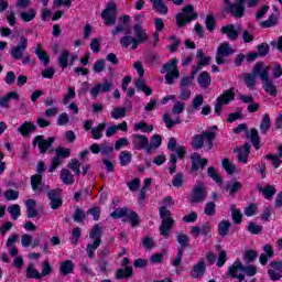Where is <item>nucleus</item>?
<instances>
[{"label":"nucleus","instance_id":"nucleus-40","mask_svg":"<svg viewBox=\"0 0 282 282\" xmlns=\"http://www.w3.org/2000/svg\"><path fill=\"white\" fill-rule=\"evenodd\" d=\"M58 64L62 69H65L69 65V51H63L58 56Z\"/></svg>","mask_w":282,"mask_h":282},{"label":"nucleus","instance_id":"nucleus-15","mask_svg":"<svg viewBox=\"0 0 282 282\" xmlns=\"http://www.w3.org/2000/svg\"><path fill=\"white\" fill-rule=\"evenodd\" d=\"M206 164H208V160L206 159H202V156L197 153H194L192 155V173H196L199 171H204V166H206Z\"/></svg>","mask_w":282,"mask_h":282},{"label":"nucleus","instance_id":"nucleus-30","mask_svg":"<svg viewBox=\"0 0 282 282\" xmlns=\"http://www.w3.org/2000/svg\"><path fill=\"white\" fill-rule=\"evenodd\" d=\"M36 129V126L34 124V122H24L19 129V133H21V135H29L30 133H32V131H34Z\"/></svg>","mask_w":282,"mask_h":282},{"label":"nucleus","instance_id":"nucleus-60","mask_svg":"<svg viewBox=\"0 0 282 282\" xmlns=\"http://www.w3.org/2000/svg\"><path fill=\"white\" fill-rule=\"evenodd\" d=\"M207 175L212 177V180H214V182H216L217 184H221V176H219L215 167H208Z\"/></svg>","mask_w":282,"mask_h":282},{"label":"nucleus","instance_id":"nucleus-8","mask_svg":"<svg viewBox=\"0 0 282 282\" xmlns=\"http://www.w3.org/2000/svg\"><path fill=\"white\" fill-rule=\"evenodd\" d=\"M230 54H235V50L230 47V44L223 43L218 46L217 53H216V63L217 65H224L226 63V56H230Z\"/></svg>","mask_w":282,"mask_h":282},{"label":"nucleus","instance_id":"nucleus-33","mask_svg":"<svg viewBox=\"0 0 282 282\" xmlns=\"http://www.w3.org/2000/svg\"><path fill=\"white\" fill-rule=\"evenodd\" d=\"M21 243L23 248H30V246H32V248H36V246H39V240L33 241L32 236L24 234L22 235Z\"/></svg>","mask_w":282,"mask_h":282},{"label":"nucleus","instance_id":"nucleus-12","mask_svg":"<svg viewBox=\"0 0 282 282\" xmlns=\"http://www.w3.org/2000/svg\"><path fill=\"white\" fill-rule=\"evenodd\" d=\"M225 4L227 6L228 10L234 14V17H243V12L246 8L239 0H225Z\"/></svg>","mask_w":282,"mask_h":282},{"label":"nucleus","instance_id":"nucleus-49","mask_svg":"<svg viewBox=\"0 0 282 282\" xmlns=\"http://www.w3.org/2000/svg\"><path fill=\"white\" fill-rule=\"evenodd\" d=\"M42 180H43V177L40 174L33 175L31 177V185L35 193L41 191V181Z\"/></svg>","mask_w":282,"mask_h":282},{"label":"nucleus","instance_id":"nucleus-32","mask_svg":"<svg viewBox=\"0 0 282 282\" xmlns=\"http://www.w3.org/2000/svg\"><path fill=\"white\" fill-rule=\"evenodd\" d=\"M221 165L225 169L226 173H228V175L237 173V165H235V163H232L230 160L223 159Z\"/></svg>","mask_w":282,"mask_h":282},{"label":"nucleus","instance_id":"nucleus-4","mask_svg":"<svg viewBox=\"0 0 282 282\" xmlns=\"http://www.w3.org/2000/svg\"><path fill=\"white\" fill-rule=\"evenodd\" d=\"M195 19H197V12H195V8L193 7V4H187L176 15V24L178 25V28H184L186 23H191V21Z\"/></svg>","mask_w":282,"mask_h":282},{"label":"nucleus","instance_id":"nucleus-25","mask_svg":"<svg viewBox=\"0 0 282 282\" xmlns=\"http://www.w3.org/2000/svg\"><path fill=\"white\" fill-rule=\"evenodd\" d=\"M17 235H13L7 240V248L11 257H17L19 254V250H17V246H14V243H17Z\"/></svg>","mask_w":282,"mask_h":282},{"label":"nucleus","instance_id":"nucleus-7","mask_svg":"<svg viewBox=\"0 0 282 282\" xmlns=\"http://www.w3.org/2000/svg\"><path fill=\"white\" fill-rule=\"evenodd\" d=\"M206 199V185L204 183H196L189 196V202L192 204H198Z\"/></svg>","mask_w":282,"mask_h":282},{"label":"nucleus","instance_id":"nucleus-19","mask_svg":"<svg viewBox=\"0 0 282 282\" xmlns=\"http://www.w3.org/2000/svg\"><path fill=\"white\" fill-rule=\"evenodd\" d=\"M205 272H206V263H204V260H200L193 267L191 271V276H193V279H202Z\"/></svg>","mask_w":282,"mask_h":282},{"label":"nucleus","instance_id":"nucleus-38","mask_svg":"<svg viewBox=\"0 0 282 282\" xmlns=\"http://www.w3.org/2000/svg\"><path fill=\"white\" fill-rule=\"evenodd\" d=\"M134 34L138 39L137 43H144L149 36L147 35V32L142 29L141 25L134 26Z\"/></svg>","mask_w":282,"mask_h":282},{"label":"nucleus","instance_id":"nucleus-5","mask_svg":"<svg viewBox=\"0 0 282 282\" xmlns=\"http://www.w3.org/2000/svg\"><path fill=\"white\" fill-rule=\"evenodd\" d=\"M100 235H102V228L98 225L95 226L89 234L91 241L88 243L86 252L90 259H94V252H96L100 246Z\"/></svg>","mask_w":282,"mask_h":282},{"label":"nucleus","instance_id":"nucleus-50","mask_svg":"<svg viewBox=\"0 0 282 282\" xmlns=\"http://www.w3.org/2000/svg\"><path fill=\"white\" fill-rule=\"evenodd\" d=\"M204 105V96L196 95L192 100V109L193 111H199V107Z\"/></svg>","mask_w":282,"mask_h":282},{"label":"nucleus","instance_id":"nucleus-39","mask_svg":"<svg viewBox=\"0 0 282 282\" xmlns=\"http://www.w3.org/2000/svg\"><path fill=\"white\" fill-rule=\"evenodd\" d=\"M262 87L264 91L269 94V96H276V86H274V83H272V80H264Z\"/></svg>","mask_w":282,"mask_h":282},{"label":"nucleus","instance_id":"nucleus-1","mask_svg":"<svg viewBox=\"0 0 282 282\" xmlns=\"http://www.w3.org/2000/svg\"><path fill=\"white\" fill-rule=\"evenodd\" d=\"M163 206L160 207V217L162 219L161 226L159 227L160 234L162 237H165V239H169V236L171 235V228H173V225L175 224V219L171 216V206H174L175 202H173V197L166 196L163 198L162 202Z\"/></svg>","mask_w":282,"mask_h":282},{"label":"nucleus","instance_id":"nucleus-56","mask_svg":"<svg viewBox=\"0 0 282 282\" xmlns=\"http://www.w3.org/2000/svg\"><path fill=\"white\" fill-rule=\"evenodd\" d=\"M35 54L40 58V61L43 63V65H50V56L45 51L37 48L35 51Z\"/></svg>","mask_w":282,"mask_h":282},{"label":"nucleus","instance_id":"nucleus-48","mask_svg":"<svg viewBox=\"0 0 282 282\" xmlns=\"http://www.w3.org/2000/svg\"><path fill=\"white\" fill-rule=\"evenodd\" d=\"M230 210H231V217L234 219V223L241 224V217H243V215L241 214V210L237 209L236 205H231Z\"/></svg>","mask_w":282,"mask_h":282},{"label":"nucleus","instance_id":"nucleus-45","mask_svg":"<svg viewBox=\"0 0 282 282\" xmlns=\"http://www.w3.org/2000/svg\"><path fill=\"white\" fill-rule=\"evenodd\" d=\"M26 210H28V216L29 217H36L37 212H36V202L34 199H29L26 200Z\"/></svg>","mask_w":282,"mask_h":282},{"label":"nucleus","instance_id":"nucleus-53","mask_svg":"<svg viewBox=\"0 0 282 282\" xmlns=\"http://www.w3.org/2000/svg\"><path fill=\"white\" fill-rule=\"evenodd\" d=\"M248 138L251 141V144L254 147V149H259V132L256 129H252L249 134Z\"/></svg>","mask_w":282,"mask_h":282},{"label":"nucleus","instance_id":"nucleus-44","mask_svg":"<svg viewBox=\"0 0 282 282\" xmlns=\"http://www.w3.org/2000/svg\"><path fill=\"white\" fill-rule=\"evenodd\" d=\"M228 230H230V221H220L218 225V235H220V237H226V235H228Z\"/></svg>","mask_w":282,"mask_h":282},{"label":"nucleus","instance_id":"nucleus-64","mask_svg":"<svg viewBox=\"0 0 282 282\" xmlns=\"http://www.w3.org/2000/svg\"><path fill=\"white\" fill-rule=\"evenodd\" d=\"M176 241L180 243L182 248L181 250H184V248L188 246V236L186 234H178L176 236Z\"/></svg>","mask_w":282,"mask_h":282},{"label":"nucleus","instance_id":"nucleus-46","mask_svg":"<svg viewBox=\"0 0 282 282\" xmlns=\"http://www.w3.org/2000/svg\"><path fill=\"white\" fill-rule=\"evenodd\" d=\"M195 76H197V69H193L191 76H185L181 79V86L182 87H189V85H193V80H195Z\"/></svg>","mask_w":282,"mask_h":282},{"label":"nucleus","instance_id":"nucleus-28","mask_svg":"<svg viewBox=\"0 0 282 282\" xmlns=\"http://www.w3.org/2000/svg\"><path fill=\"white\" fill-rule=\"evenodd\" d=\"M20 19L24 21V23H30V21H34V19H36V10L31 8L26 11H22L20 13Z\"/></svg>","mask_w":282,"mask_h":282},{"label":"nucleus","instance_id":"nucleus-54","mask_svg":"<svg viewBox=\"0 0 282 282\" xmlns=\"http://www.w3.org/2000/svg\"><path fill=\"white\" fill-rule=\"evenodd\" d=\"M8 213L11 215L12 219H19V217H21V206L14 204L8 208Z\"/></svg>","mask_w":282,"mask_h":282},{"label":"nucleus","instance_id":"nucleus-11","mask_svg":"<svg viewBox=\"0 0 282 282\" xmlns=\"http://www.w3.org/2000/svg\"><path fill=\"white\" fill-rule=\"evenodd\" d=\"M56 138L51 137L48 139H44L43 135H37L35 137L34 141H33V145L37 147L40 153H45V151H47V149H50V147H52V144H54Z\"/></svg>","mask_w":282,"mask_h":282},{"label":"nucleus","instance_id":"nucleus-61","mask_svg":"<svg viewBox=\"0 0 282 282\" xmlns=\"http://www.w3.org/2000/svg\"><path fill=\"white\" fill-rule=\"evenodd\" d=\"M121 166H127L131 162V154L129 151H123L119 155Z\"/></svg>","mask_w":282,"mask_h":282},{"label":"nucleus","instance_id":"nucleus-35","mask_svg":"<svg viewBox=\"0 0 282 282\" xmlns=\"http://www.w3.org/2000/svg\"><path fill=\"white\" fill-rule=\"evenodd\" d=\"M243 80L247 87H249V89H253L254 85H257V75H254L253 70L252 74L247 73L243 75Z\"/></svg>","mask_w":282,"mask_h":282},{"label":"nucleus","instance_id":"nucleus-63","mask_svg":"<svg viewBox=\"0 0 282 282\" xmlns=\"http://www.w3.org/2000/svg\"><path fill=\"white\" fill-rule=\"evenodd\" d=\"M184 184V174L178 173L176 175H174L173 180H172V185L175 188H181V186H183Z\"/></svg>","mask_w":282,"mask_h":282},{"label":"nucleus","instance_id":"nucleus-24","mask_svg":"<svg viewBox=\"0 0 282 282\" xmlns=\"http://www.w3.org/2000/svg\"><path fill=\"white\" fill-rule=\"evenodd\" d=\"M196 58L198 59V65L194 67V69H202V67H206V65H210V57L205 56L203 51H197Z\"/></svg>","mask_w":282,"mask_h":282},{"label":"nucleus","instance_id":"nucleus-59","mask_svg":"<svg viewBox=\"0 0 282 282\" xmlns=\"http://www.w3.org/2000/svg\"><path fill=\"white\" fill-rule=\"evenodd\" d=\"M131 274H133V269L131 268H126L124 270L123 269H119L117 271V279H129V276H131Z\"/></svg>","mask_w":282,"mask_h":282},{"label":"nucleus","instance_id":"nucleus-13","mask_svg":"<svg viewBox=\"0 0 282 282\" xmlns=\"http://www.w3.org/2000/svg\"><path fill=\"white\" fill-rule=\"evenodd\" d=\"M25 50H28V37H21L19 44L11 50L12 58H15V61H21Z\"/></svg>","mask_w":282,"mask_h":282},{"label":"nucleus","instance_id":"nucleus-34","mask_svg":"<svg viewBox=\"0 0 282 282\" xmlns=\"http://www.w3.org/2000/svg\"><path fill=\"white\" fill-rule=\"evenodd\" d=\"M161 144H162V137H160V134L153 135L151 138L150 145L148 144V148H147L148 153H151V151L160 148Z\"/></svg>","mask_w":282,"mask_h":282},{"label":"nucleus","instance_id":"nucleus-14","mask_svg":"<svg viewBox=\"0 0 282 282\" xmlns=\"http://www.w3.org/2000/svg\"><path fill=\"white\" fill-rule=\"evenodd\" d=\"M111 87H113V83L97 84L90 89V96L96 99L98 98V94H107L111 91Z\"/></svg>","mask_w":282,"mask_h":282},{"label":"nucleus","instance_id":"nucleus-20","mask_svg":"<svg viewBox=\"0 0 282 282\" xmlns=\"http://www.w3.org/2000/svg\"><path fill=\"white\" fill-rule=\"evenodd\" d=\"M163 122H165V127L167 129H171V127H175V124H180L182 120L180 119V115L172 113H165L163 116Z\"/></svg>","mask_w":282,"mask_h":282},{"label":"nucleus","instance_id":"nucleus-62","mask_svg":"<svg viewBox=\"0 0 282 282\" xmlns=\"http://www.w3.org/2000/svg\"><path fill=\"white\" fill-rule=\"evenodd\" d=\"M153 6L156 12H159V14H166L169 12V7H166V4H164L162 0H159Z\"/></svg>","mask_w":282,"mask_h":282},{"label":"nucleus","instance_id":"nucleus-29","mask_svg":"<svg viewBox=\"0 0 282 282\" xmlns=\"http://www.w3.org/2000/svg\"><path fill=\"white\" fill-rule=\"evenodd\" d=\"M61 180H62L63 184H66V186H69L72 184H74V174H72V172H69V170L63 169L61 172Z\"/></svg>","mask_w":282,"mask_h":282},{"label":"nucleus","instance_id":"nucleus-2","mask_svg":"<svg viewBox=\"0 0 282 282\" xmlns=\"http://www.w3.org/2000/svg\"><path fill=\"white\" fill-rule=\"evenodd\" d=\"M215 140V132L213 131H204L202 134H196L193 138L192 147L193 149H202V147H206L207 151L213 149V141Z\"/></svg>","mask_w":282,"mask_h":282},{"label":"nucleus","instance_id":"nucleus-16","mask_svg":"<svg viewBox=\"0 0 282 282\" xmlns=\"http://www.w3.org/2000/svg\"><path fill=\"white\" fill-rule=\"evenodd\" d=\"M241 30V28H235V25L232 24H228L226 26H223L220 32L221 34H226L227 39H229V41H237V39H239V31Z\"/></svg>","mask_w":282,"mask_h":282},{"label":"nucleus","instance_id":"nucleus-47","mask_svg":"<svg viewBox=\"0 0 282 282\" xmlns=\"http://www.w3.org/2000/svg\"><path fill=\"white\" fill-rule=\"evenodd\" d=\"M242 185L241 182L239 181H234L231 183H229L226 187V189L229 192V195H235V193H237V191H241Z\"/></svg>","mask_w":282,"mask_h":282},{"label":"nucleus","instance_id":"nucleus-51","mask_svg":"<svg viewBox=\"0 0 282 282\" xmlns=\"http://www.w3.org/2000/svg\"><path fill=\"white\" fill-rule=\"evenodd\" d=\"M278 21H279V15L274 13L267 21L261 22L260 25L261 28H272L273 25H276Z\"/></svg>","mask_w":282,"mask_h":282},{"label":"nucleus","instance_id":"nucleus-52","mask_svg":"<svg viewBox=\"0 0 282 282\" xmlns=\"http://www.w3.org/2000/svg\"><path fill=\"white\" fill-rule=\"evenodd\" d=\"M271 122H270V116L268 113L263 115L262 121L260 124V131L261 133H268V129H270Z\"/></svg>","mask_w":282,"mask_h":282},{"label":"nucleus","instance_id":"nucleus-3","mask_svg":"<svg viewBox=\"0 0 282 282\" xmlns=\"http://www.w3.org/2000/svg\"><path fill=\"white\" fill-rule=\"evenodd\" d=\"M177 63H180V59L177 58L170 59L161 69V74H165L167 85H173V80H175V78H180Z\"/></svg>","mask_w":282,"mask_h":282},{"label":"nucleus","instance_id":"nucleus-36","mask_svg":"<svg viewBox=\"0 0 282 282\" xmlns=\"http://www.w3.org/2000/svg\"><path fill=\"white\" fill-rule=\"evenodd\" d=\"M135 87L137 89H140V91H144L145 96H151V94H153L151 87L147 86L144 79L142 78L137 79Z\"/></svg>","mask_w":282,"mask_h":282},{"label":"nucleus","instance_id":"nucleus-43","mask_svg":"<svg viewBox=\"0 0 282 282\" xmlns=\"http://www.w3.org/2000/svg\"><path fill=\"white\" fill-rule=\"evenodd\" d=\"M111 118L113 120H120V118H124L127 116V108H113L110 112Z\"/></svg>","mask_w":282,"mask_h":282},{"label":"nucleus","instance_id":"nucleus-9","mask_svg":"<svg viewBox=\"0 0 282 282\" xmlns=\"http://www.w3.org/2000/svg\"><path fill=\"white\" fill-rule=\"evenodd\" d=\"M117 17L118 15L116 13V3L109 2L104 12L101 13V18L107 25H115Z\"/></svg>","mask_w":282,"mask_h":282},{"label":"nucleus","instance_id":"nucleus-37","mask_svg":"<svg viewBox=\"0 0 282 282\" xmlns=\"http://www.w3.org/2000/svg\"><path fill=\"white\" fill-rule=\"evenodd\" d=\"M74 98H76V88L74 86H68V91L64 95L62 102L64 105H69Z\"/></svg>","mask_w":282,"mask_h":282},{"label":"nucleus","instance_id":"nucleus-21","mask_svg":"<svg viewBox=\"0 0 282 282\" xmlns=\"http://www.w3.org/2000/svg\"><path fill=\"white\" fill-rule=\"evenodd\" d=\"M133 147L135 149H149V139L144 135L135 134L133 139Z\"/></svg>","mask_w":282,"mask_h":282},{"label":"nucleus","instance_id":"nucleus-42","mask_svg":"<svg viewBox=\"0 0 282 282\" xmlns=\"http://www.w3.org/2000/svg\"><path fill=\"white\" fill-rule=\"evenodd\" d=\"M105 127H107V123L102 122L91 129L94 140H100V138H102V131H105Z\"/></svg>","mask_w":282,"mask_h":282},{"label":"nucleus","instance_id":"nucleus-26","mask_svg":"<svg viewBox=\"0 0 282 282\" xmlns=\"http://www.w3.org/2000/svg\"><path fill=\"white\" fill-rule=\"evenodd\" d=\"M48 198L51 199V208L53 210L61 208V205L63 203L61 202V198H58V192L56 191L48 192Z\"/></svg>","mask_w":282,"mask_h":282},{"label":"nucleus","instance_id":"nucleus-6","mask_svg":"<svg viewBox=\"0 0 282 282\" xmlns=\"http://www.w3.org/2000/svg\"><path fill=\"white\" fill-rule=\"evenodd\" d=\"M232 100H235V88L226 90L216 99L215 113H217V116H221V109H224V106L232 102Z\"/></svg>","mask_w":282,"mask_h":282},{"label":"nucleus","instance_id":"nucleus-23","mask_svg":"<svg viewBox=\"0 0 282 282\" xmlns=\"http://www.w3.org/2000/svg\"><path fill=\"white\" fill-rule=\"evenodd\" d=\"M74 272V262L72 260H65L59 264V273L63 276H67V274H72Z\"/></svg>","mask_w":282,"mask_h":282},{"label":"nucleus","instance_id":"nucleus-55","mask_svg":"<svg viewBox=\"0 0 282 282\" xmlns=\"http://www.w3.org/2000/svg\"><path fill=\"white\" fill-rule=\"evenodd\" d=\"M261 193L264 195L265 199H272V196L276 194V189L272 185H268L261 188Z\"/></svg>","mask_w":282,"mask_h":282},{"label":"nucleus","instance_id":"nucleus-27","mask_svg":"<svg viewBox=\"0 0 282 282\" xmlns=\"http://www.w3.org/2000/svg\"><path fill=\"white\" fill-rule=\"evenodd\" d=\"M272 254H274L272 247L270 245L264 246L263 253L260 256L261 265H265V263H268V259H272Z\"/></svg>","mask_w":282,"mask_h":282},{"label":"nucleus","instance_id":"nucleus-41","mask_svg":"<svg viewBox=\"0 0 282 282\" xmlns=\"http://www.w3.org/2000/svg\"><path fill=\"white\" fill-rule=\"evenodd\" d=\"M120 43L122 47H129L131 45L132 50H135L138 47V40L131 37V36H124L120 40Z\"/></svg>","mask_w":282,"mask_h":282},{"label":"nucleus","instance_id":"nucleus-58","mask_svg":"<svg viewBox=\"0 0 282 282\" xmlns=\"http://www.w3.org/2000/svg\"><path fill=\"white\" fill-rule=\"evenodd\" d=\"M135 131H144L145 133H151L153 131V126H149L144 122H138L134 124Z\"/></svg>","mask_w":282,"mask_h":282},{"label":"nucleus","instance_id":"nucleus-57","mask_svg":"<svg viewBox=\"0 0 282 282\" xmlns=\"http://www.w3.org/2000/svg\"><path fill=\"white\" fill-rule=\"evenodd\" d=\"M26 276L28 279H42L41 278V272L36 270L34 267L29 265L26 269Z\"/></svg>","mask_w":282,"mask_h":282},{"label":"nucleus","instance_id":"nucleus-31","mask_svg":"<svg viewBox=\"0 0 282 282\" xmlns=\"http://www.w3.org/2000/svg\"><path fill=\"white\" fill-rule=\"evenodd\" d=\"M198 85L206 89L207 87H210V74L203 72L198 76Z\"/></svg>","mask_w":282,"mask_h":282},{"label":"nucleus","instance_id":"nucleus-10","mask_svg":"<svg viewBox=\"0 0 282 282\" xmlns=\"http://www.w3.org/2000/svg\"><path fill=\"white\" fill-rule=\"evenodd\" d=\"M270 65H265L263 62H259L253 66V74L256 77H260V80L265 82L270 80Z\"/></svg>","mask_w":282,"mask_h":282},{"label":"nucleus","instance_id":"nucleus-22","mask_svg":"<svg viewBox=\"0 0 282 282\" xmlns=\"http://www.w3.org/2000/svg\"><path fill=\"white\" fill-rule=\"evenodd\" d=\"M176 144L177 141L175 139H170L167 143V149H170V151H175L177 158L182 159L184 158V155H186V148L180 147L175 149Z\"/></svg>","mask_w":282,"mask_h":282},{"label":"nucleus","instance_id":"nucleus-17","mask_svg":"<svg viewBox=\"0 0 282 282\" xmlns=\"http://www.w3.org/2000/svg\"><path fill=\"white\" fill-rule=\"evenodd\" d=\"M269 269V276L271 281H279L282 278V262H271Z\"/></svg>","mask_w":282,"mask_h":282},{"label":"nucleus","instance_id":"nucleus-18","mask_svg":"<svg viewBox=\"0 0 282 282\" xmlns=\"http://www.w3.org/2000/svg\"><path fill=\"white\" fill-rule=\"evenodd\" d=\"M248 158H250V144L245 143L243 147L238 150L237 160L240 164H248Z\"/></svg>","mask_w":282,"mask_h":282}]
</instances>
